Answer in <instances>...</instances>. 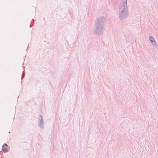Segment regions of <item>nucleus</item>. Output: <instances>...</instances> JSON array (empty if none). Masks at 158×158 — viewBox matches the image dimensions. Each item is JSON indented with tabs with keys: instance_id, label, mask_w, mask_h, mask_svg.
Masks as SVG:
<instances>
[{
	"instance_id": "7ed1b4c3",
	"label": "nucleus",
	"mask_w": 158,
	"mask_h": 158,
	"mask_svg": "<svg viewBox=\"0 0 158 158\" xmlns=\"http://www.w3.org/2000/svg\"><path fill=\"white\" fill-rule=\"evenodd\" d=\"M149 40L154 47L156 48H158V45L154 39L151 36H149Z\"/></svg>"
},
{
	"instance_id": "f257e3e1",
	"label": "nucleus",
	"mask_w": 158,
	"mask_h": 158,
	"mask_svg": "<svg viewBox=\"0 0 158 158\" xmlns=\"http://www.w3.org/2000/svg\"><path fill=\"white\" fill-rule=\"evenodd\" d=\"M106 19L103 16L98 18L94 23V28L93 34L95 35H99L102 34L104 30Z\"/></svg>"
},
{
	"instance_id": "f03ea898",
	"label": "nucleus",
	"mask_w": 158,
	"mask_h": 158,
	"mask_svg": "<svg viewBox=\"0 0 158 158\" xmlns=\"http://www.w3.org/2000/svg\"><path fill=\"white\" fill-rule=\"evenodd\" d=\"M128 15L127 0H122L119 5V18L123 20L128 17Z\"/></svg>"
},
{
	"instance_id": "20e7f679",
	"label": "nucleus",
	"mask_w": 158,
	"mask_h": 158,
	"mask_svg": "<svg viewBox=\"0 0 158 158\" xmlns=\"http://www.w3.org/2000/svg\"><path fill=\"white\" fill-rule=\"evenodd\" d=\"M7 145L6 144H4L2 148V150L4 152H6L8 151V150L7 148H6V147L7 146Z\"/></svg>"
}]
</instances>
